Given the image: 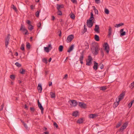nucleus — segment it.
Returning <instances> with one entry per match:
<instances>
[{"label": "nucleus", "instance_id": "nucleus-1", "mask_svg": "<svg viewBox=\"0 0 134 134\" xmlns=\"http://www.w3.org/2000/svg\"><path fill=\"white\" fill-rule=\"evenodd\" d=\"M91 50L92 53L95 55H97L98 53L99 50V46L98 43L93 42L91 43Z\"/></svg>", "mask_w": 134, "mask_h": 134}, {"label": "nucleus", "instance_id": "nucleus-2", "mask_svg": "<svg viewBox=\"0 0 134 134\" xmlns=\"http://www.w3.org/2000/svg\"><path fill=\"white\" fill-rule=\"evenodd\" d=\"M10 35L9 34L7 36L6 38L5 39V47L7 48L8 47V45L9 43V41L10 38Z\"/></svg>", "mask_w": 134, "mask_h": 134}, {"label": "nucleus", "instance_id": "nucleus-3", "mask_svg": "<svg viewBox=\"0 0 134 134\" xmlns=\"http://www.w3.org/2000/svg\"><path fill=\"white\" fill-rule=\"evenodd\" d=\"M103 46L104 48V50L108 54L109 51V47L108 44L107 43H105Z\"/></svg>", "mask_w": 134, "mask_h": 134}, {"label": "nucleus", "instance_id": "nucleus-4", "mask_svg": "<svg viewBox=\"0 0 134 134\" xmlns=\"http://www.w3.org/2000/svg\"><path fill=\"white\" fill-rule=\"evenodd\" d=\"M74 36L72 35H70L66 39V41L67 43H69L74 38Z\"/></svg>", "mask_w": 134, "mask_h": 134}, {"label": "nucleus", "instance_id": "nucleus-5", "mask_svg": "<svg viewBox=\"0 0 134 134\" xmlns=\"http://www.w3.org/2000/svg\"><path fill=\"white\" fill-rule=\"evenodd\" d=\"M92 57L90 56H89L88 59L86 60V65H90L91 64V62L92 60Z\"/></svg>", "mask_w": 134, "mask_h": 134}, {"label": "nucleus", "instance_id": "nucleus-6", "mask_svg": "<svg viewBox=\"0 0 134 134\" xmlns=\"http://www.w3.org/2000/svg\"><path fill=\"white\" fill-rule=\"evenodd\" d=\"M93 21H91L88 20H87V25L88 27L91 28L93 26Z\"/></svg>", "mask_w": 134, "mask_h": 134}, {"label": "nucleus", "instance_id": "nucleus-7", "mask_svg": "<svg viewBox=\"0 0 134 134\" xmlns=\"http://www.w3.org/2000/svg\"><path fill=\"white\" fill-rule=\"evenodd\" d=\"M78 105L81 108H85L87 107V105L83 103L80 102L79 103Z\"/></svg>", "mask_w": 134, "mask_h": 134}, {"label": "nucleus", "instance_id": "nucleus-8", "mask_svg": "<svg viewBox=\"0 0 134 134\" xmlns=\"http://www.w3.org/2000/svg\"><path fill=\"white\" fill-rule=\"evenodd\" d=\"M127 124L126 122L125 123L122 127L119 130V131L122 132L127 127Z\"/></svg>", "mask_w": 134, "mask_h": 134}, {"label": "nucleus", "instance_id": "nucleus-9", "mask_svg": "<svg viewBox=\"0 0 134 134\" xmlns=\"http://www.w3.org/2000/svg\"><path fill=\"white\" fill-rule=\"evenodd\" d=\"M125 96V93H122L120 94L119 96L118 97V102H119L120 100L122 99Z\"/></svg>", "mask_w": 134, "mask_h": 134}, {"label": "nucleus", "instance_id": "nucleus-10", "mask_svg": "<svg viewBox=\"0 0 134 134\" xmlns=\"http://www.w3.org/2000/svg\"><path fill=\"white\" fill-rule=\"evenodd\" d=\"M38 107L41 110V111L42 113H43V111L44 110V109L43 107L42 106V105L39 102V100H38Z\"/></svg>", "mask_w": 134, "mask_h": 134}, {"label": "nucleus", "instance_id": "nucleus-11", "mask_svg": "<svg viewBox=\"0 0 134 134\" xmlns=\"http://www.w3.org/2000/svg\"><path fill=\"white\" fill-rule=\"evenodd\" d=\"M71 104H70L71 105H72L74 107L76 106L77 104V103L75 100H71Z\"/></svg>", "mask_w": 134, "mask_h": 134}, {"label": "nucleus", "instance_id": "nucleus-12", "mask_svg": "<svg viewBox=\"0 0 134 134\" xmlns=\"http://www.w3.org/2000/svg\"><path fill=\"white\" fill-rule=\"evenodd\" d=\"M84 57V55L83 54V52H82V53H81V55L80 57L79 60L80 61V63L81 64H82L83 63V59Z\"/></svg>", "mask_w": 134, "mask_h": 134}, {"label": "nucleus", "instance_id": "nucleus-13", "mask_svg": "<svg viewBox=\"0 0 134 134\" xmlns=\"http://www.w3.org/2000/svg\"><path fill=\"white\" fill-rule=\"evenodd\" d=\"M99 26L98 25H96L95 26V28L94 29V31L97 33H99Z\"/></svg>", "mask_w": 134, "mask_h": 134}, {"label": "nucleus", "instance_id": "nucleus-14", "mask_svg": "<svg viewBox=\"0 0 134 134\" xmlns=\"http://www.w3.org/2000/svg\"><path fill=\"white\" fill-rule=\"evenodd\" d=\"M94 65L93 66V68L94 69L96 70H97V69L98 64L97 63L94 61Z\"/></svg>", "mask_w": 134, "mask_h": 134}, {"label": "nucleus", "instance_id": "nucleus-15", "mask_svg": "<svg viewBox=\"0 0 134 134\" xmlns=\"http://www.w3.org/2000/svg\"><path fill=\"white\" fill-rule=\"evenodd\" d=\"M37 89L39 93H41L42 92V86L40 84H38L37 87Z\"/></svg>", "mask_w": 134, "mask_h": 134}, {"label": "nucleus", "instance_id": "nucleus-16", "mask_svg": "<svg viewBox=\"0 0 134 134\" xmlns=\"http://www.w3.org/2000/svg\"><path fill=\"white\" fill-rule=\"evenodd\" d=\"M98 116V115L95 114H91L89 115V117L91 118H94Z\"/></svg>", "mask_w": 134, "mask_h": 134}, {"label": "nucleus", "instance_id": "nucleus-17", "mask_svg": "<svg viewBox=\"0 0 134 134\" xmlns=\"http://www.w3.org/2000/svg\"><path fill=\"white\" fill-rule=\"evenodd\" d=\"M57 8L58 10H59L61 8H63V5L62 4L59 5L57 4Z\"/></svg>", "mask_w": 134, "mask_h": 134}, {"label": "nucleus", "instance_id": "nucleus-18", "mask_svg": "<svg viewBox=\"0 0 134 134\" xmlns=\"http://www.w3.org/2000/svg\"><path fill=\"white\" fill-rule=\"evenodd\" d=\"M93 15L92 12L91 13V17L88 20L91 21H92L94 19L93 17Z\"/></svg>", "mask_w": 134, "mask_h": 134}, {"label": "nucleus", "instance_id": "nucleus-19", "mask_svg": "<svg viewBox=\"0 0 134 134\" xmlns=\"http://www.w3.org/2000/svg\"><path fill=\"white\" fill-rule=\"evenodd\" d=\"M74 46V45H72L69 48V49L68 50L67 52L69 53L73 49Z\"/></svg>", "mask_w": 134, "mask_h": 134}, {"label": "nucleus", "instance_id": "nucleus-20", "mask_svg": "<svg viewBox=\"0 0 134 134\" xmlns=\"http://www.w3.org/2000/svg\"><path fill=\"white\" fill-rule=\"evenodd\" d=\"M50 95L52 98H54L55 97V93L51 92L50 93Z\"/></svg>", "mask_w": 134, "mask_h": 134}, {"label": "nucleus", "instance_id": "nucleus-21", "mask_svg": "<svg viewBox=\"0 0 134 134\" xmlns=\"http://www.w3.org/2000/svg\"><path fill=\"white\" fill-rule=\"evenodd\" d=\"M83 122V119L82 118H81L79 119L77 121V123L80 124L82 123Z\"/></svg>", "mask_w": 134, "mask_h": 134}, {"label": "nucleus", "instance_id": "nucleus-22", "mask_svg": "<svg viewBox=\"0 0 134 134\" xmlns=\"http://www.w3.org/2000/svg\"><path fill=\"white\" fill-rule=\"evenodd\" d=\"M25 72V70L23 68H21L20 70V72L21 74H24Z\"/></svg>", "mask_w": 134, "mask_h": 134}, {"label": "nucleus", "instance_id": "nucleus-23", "mask_svg": "<svg viewBox=\"0 0 134 134\" xmlns=\"http://www.w3.org/2000/svg\"><path fill=\"white\" fill-rule=\"evenodd\" d=\"M94 39L97 41H99V37L97 35H95L94 36Z\"/></svg>", "mask_w": 134, "mask_h": 134}, {"label": "nucleus", "instance_id": "nucleus-24", "mask_svg": "<svg viewBox=\"0 0 134 134\" xmlns=\"http://www.w3.org/2000/svg\"><path fill=\"white\" fill-rule=\"evenodd\" d=\"M111 31L112 30L111 27H110L109 29V31L108 33V35L109 36H110L111 35Z\"/></svg>", "mask_w": 134, "mask_h": 134}, {"label": "nucleus", "instance_id": "nucleus-25", "mask_svg": "<svg viewBox=\"0 0 134 134\" xmlns=\"http://www.w3.org/2000/svg\"><path fill=\"white\" fill-rule=\"evenodd\" d=\"M122 121L121 120L119 122L116 126V127L118 128L122 124Z\"/></svg>", "mask_w": 134, "mask_h": 134}, {"label": "nucleus", "instance_id": "nucleus-26", "mask_svg": "<svg viewBox=\"0 0 134 134\" xmlns=\"http://www.w3.org/2000/svg\"><path fill=\"white\" fill-rule=\"evenodd\" d=\"M63 46L62 45H60L59 46L58 48L59 51L60 52H62L63 51Z\"/></svg>", "mask_w": 134, "mask_h": 134}, {"label": "nucleus", "instance_id": "nucleus-27", "mask_svg": "<svg viewBox=\"0 0 134 134\" xmlns=\"http://www.w3.org/2000/svg\"><path fill=\"white\" fill-rule=\"evenodd\" d=\"M10 77L12 80H14L15 79V76L14 75H10Z\"/></svg>", "mask_w": 134, "mask_h": 134}, {"label": "nucleus", "instance_id": "nucleus-28", "mask_svg": "<svg viewBox=\"0 0 134 134\" xmlns=\"http://www.w3.org/2000/svg\"><path fill=\"white\" fill-rule=\"evenodd\" d=\"M78 111H76L72 113V115L75 117H76L78 115Z\"/></svg>", "mask_w": 134, "mask_h": 134}, {"label": "nucleus", "instance_id": "nucleus-29", "mask_svg": "<svg viewBox=\"0 0 134 134\" xmlns=\"http://www.w3.org/2000/svg\"><path fill=\"white\" fill-rule=\"evenodd\" d=\"M11 8H13L16 12H17V10L16 8L13 4L12 5Z\"/></svg>", "mask_w": 134, "mask_h": 134}, {"label": "nucleus", "instance_id": "nucleus-30", "mask_svg": "<svg viewBox=\"0 0 134 134\" xmlns=\"http://www.w3.org/2000/svg\"><path fill=\"white\" fill-rule=\"evenodd\" d=\"M44 51L47 53H48L49 52V48H48V47H44Z\"/></svg>", "mask_w": 134, "mask_h": 134}, {"label": "nucleus", "instance_id": "nucleus-31", "mask_svg": "<svg viewBox=\"0 0 134 134\" xmlns=\"http://www.w3.org/2000/svg\"><path fill=\"white\" fill-rule=\"evenodd\" d=\"M93 9L94 10V12L96 14H98V10L96 9L95 7L93 6Z\"/></svg>", "mask_w": 134, "mask_h": 134}, {"label": "nucleus", "instance_id": "nucleus-32", "mask_svg": "<svg viewBox=\"0 0 134 134\" xmlns=\"http://www.w3.org/2000/svg\"><path fill=\"white\" fill-rule=\"evenodd\" d=\"M33 29V27L32 25H29L28 29L30 31H31Z\"/></svg>", "mask_w": 134, "mask_h": 134}, {"label": "nucleus", "instance_id": "nucleus-33", "mask_svg": "<svg viewBox=\"0 0 134 134\" xmlns=\"http://www.w3.org/2000/svg\"><path fill=\"white\" fill-rule=\"evenodd\" d=\"M23 51H24L25 50V47H24V44H21L20 48Z\"/></svg>", "mask_w": 134, "mask_h": 134}, {"label": "nucleus", "instance_id": "nucleus-34", "mask_svg": "<svg viewBox=\"0 0 134 134\" xmlns=\"http://www.w3.org/2000/svg\"><path fill=\"white\" fill-rule=\"evenodd\" d=\"M20 31L22 30L23 31H25L27 30L25 28L23 27V25H21V27L20 28Z\"/></svg>", "mask_w": 134, "mask_h": 134}, {"label": "nucleus", "instance_id": "nucleus-35", "mask_svg": "<svg viewBox=\"0 0 134 134\" xmlns=\"http://www.w3.org/2000/svg\"><path fill=\"white\" fill-rule=\"evenodd\" d=\"M124 25V23H121L119 24H116V26H115V27H120V26H121Z\"/></svg>", "mask_w": 134, "mask_h": 134}, {"label": "nucleus", "instance_id": "nucleus-36", "mask_svg": "<svg viewBox=\"0 0 134 134\" xmlns=\"http://www.w3.org/2000/svg\"><path fill=\"white\" fill-rule=\"evenodd\" d=\"M26 47L29 49H30V45L29 43L27 42H26Z\"/></svg>", "mask_w": 134, "mask_h": 134}, {"label": "nucleus", "instance_id": "nucleus-37", "mask_svg": "<svg viewBox=\"0 0 134 134\" xmlns=\"http://www.w3.org/2000/svg\"><path fill=\"white\" fill-rule=\"evenodd\" d=\"M85 46H86L85 49H88L89 48V44L88 43L86 42L85 44Z\"/></svg>", "mask_w": 134, "mask_h": 134}, {"label": "nucleus", "instance_id": "nucleus-38", "mask_svg": "<svg viewBox=\"0 0 134 134\" xmlns=\"http://www.w3.org/2000/svg\"><path fill=\"white\" fill-rule=\"evenodd\" d=\"M15 64L16 66L18 67H20L21 66V64L18 62H16Z\"/></svg>", "mask_w": 134, "mask_h": 134}, {"label": "nucleus", "instance_id": "nucleus-39", "mask_svg": "<svg viewBox=\"0 0 134 134\" xmlns=\"http://www.w3.org/2000/svg\"><path fill=\"white\" fill-rule=\"evenodd\" d=\"M42 61L43 63H46V64H47V59L46 58H44L43 59Z\"/></svg>", "mask_w": 134, "mask_h": 134}, {"label": "nucleus", "instance_id": "nucleus-40", "mask_svg": "<svg viewBox=\"0 0 134 134\" xmlns=\"http://www.w3.org/2000/svg\"><path fill=\"white\" fill-rule=\"evenodd\" d=\"M106 88H107L105 86H102L100 87V90L104 91L105 90Z\"/></svg>", "mask_w": 134, "mask_h": 134}, {"label": "nucleus", "instance_id": "nucleus-41", "mask_svg": "<svg viewBox=\"0 0 134 134\" xmlns=\"http://www.w3.org/2000/svg\"><path fill=\"white\" fill-rule=\"evenodd\" d=\"M23 125L24 126L26 129H28V127L27 124L25 123V122H23Z\"/></svg>", "mask_w": 134, "mask_h": 134}, {"label": "nucleus", "instance_id": "nucleus-42", "mask_svg": "<svg viewBox=\"0 0 134 134\" xmlns=\"http://www.w3.org/2000/svg\"><path fill=\"white\" fill-rule=\"evenodd\" d=\"M57 14L58 15H62V12L61 11L59 10H58V11L57 13Z\"/></svg>", "mask_w": 134, "mask_h": 134}, {"label": "nucleus", "instance_id": "nucleus-43", "mask_svg": "<svg viewBox=\"0 0 134 134\" xmlns=\"http://www.w3.org/2000/svg\"><path fill=\"white\" fill-rule=\"evenodd\" d=\"M105 13L107 14H108L109 13V10L106 8H105Z\"/></svg>", "mask_w": 134, "mask_h": 134}, {"label": "nucleus", "instance_id": "nucleus-44", "mask_svg": "<svg viewBox=\"0 0 134 134\" xmlns=\"http://www.w3.org/2000/svg\"><path fill=\"white\" fill-rule=\"evenodd\" d=\"M70 17L71 18L73 19H74L75 18V16L74 14H70Z\"/></svg>", "mask_w": 134, "mask_h": 134}, {"label": "nucleus", "instance_id": "nucleus-45", "mask_svg": "<svg viewBox=\"0 0 134 134\" xmlns=\"http://www.w3.org/2000/svg\"><path fill=\"white\" fill-rule=\"evenodd\" d=\"M87 31V29L85 27V25H84V29H83V31L82 32L83 33V34L85 33L86 31Z\"/></svg>", "mask_w": 134, "mask_h": 134}, {"label": "nucleus", "instance_id": "nucleus-46", "mask_svg": "<svg viewBox=\"0 0 134 134\" xmlns=\"http://www.w3.org/2000/svg\"><path fill=\"white\" fill-rule=\"evenodd\" d=\"M119 102H118V101H117L116 102H115L114 104V105H115V107H117L119 104Z\"/></svg>", "mask_w": 134, "mask_h": 134}, {"label": "nucleus", "instance_id": "nucleus-47", "mask_svg": "<svg viewBox=\"0 0 134 134\" xmlns=\"http://www.w3.org/2000/svg\"><path fill=\"white\" fill-rule=\"evenodd\" d=\"M126 32L125 31H124L123 32L121 33L120 35L121 36H122L125 35Z\"/></svg>", "mask_w": 134, "mask_h": 134}, {"label": "nucleus", "instance_id": "nucleus-48", "mask_svg": "<svg viewBox=\"0 0 134 134\" xmlns=\"http://www.w3.org/2000/svg\"><path fill=\"white\" fill-rule=\"evenodd\" d=\"M39 14V12L37 11L35 13V15L37 17H38Z\"/></svg>", "mask_w": 134, "mask_h": 134}, {"label": "nucleus", "instance_id": "nucleus-49", "mask_svg": "<svg viewBox=\"0 0 134 134\" xmlns=\"http://www.w3.org/2000/svg\"><path fill=\"white\" fill-rule=\"evenodd\" d=\"M48 47V48H49L50 50H51V49L52 48V47L51 44H49L48 47Z\"/></svg>", "mask_w": 134, "mask_h": 134}, {"label": "nucleus", "instance_id": "nucleus-50", "mask_svg": "<svg viewBox=\"0 0 134 134\" xmlns=\"http://www.w3.org/2000/svg\"><path fill=\"white\" fill-rule=\"evenodd\" d=\"M68 75L67 74H65L64 77H63V79H67L68 78Z\"/></svg>", "mask_w": 134, "mask_h": 134}, {"label": "nucleus", "instance_id": "nucleus-51", "mask_svg": "<svg viewBox=\"0 0 134 134\" xmlns=\"http://www.w3.org/2000/svg\"><path fill=\"white\" fill-rule=\"evenodd\" d=\"M54 126H55L56 128H58V125L57 123L55 122H54Z\"/></svg>", "mask_w": 134, "mask_h": 134}, {"label": "nucleus", "instance_id": "nucleus-52", "mask_svg": "<svg viewBox=\"0 0 134 134\" xmlns=\"http://www.w3.org/2000/svg\"><path fill=\"white\" fill-rule=\"evenodd\" d=\"M26 23L29 25H31L30 21L29 20H27L26 22Z\"/></svg>", "mask_w": 134, "mask_h": 134}, {"label": "nucleus", "instance_id": "nucleus-53", "mask_svg": "<svg viewBox=\"0 0 134 134\" xmlns=\"http://www.w3.org/2000/svg\"><path fill=\"white\" fill-rule=\"evenodd\" d=\"M37 26L38 28H40L41 26V23L40 22L39 23L37 24Z\"/></svg>", "mask_w": 134, "mask_h": 134}, {"label": "nucleus", "instance_id": "nucleus-54", "mask_svg": "<svg viewBox=\"0 0 134 134\" xmlns=\"http://www.w3.org/2000/svg\"><path fill=\"white\" fill-rule=\"evenodd\" d=\"M101 55H102L103 57L104 55V54L102 50L101 51Z\"/></svg>", "mask_w": 134, "mask_h": 134}, {"label": "nucleus", "instance_id": "nucleus-55", "mask_svg": "<svg viewBox=\"0 0 134 134\" xmlns=\"http://www.w3.org/2000/svg\"><path fill=\"white\" fill-rule=\"evenodd\" d=\"M30 110L31 111H32L33 112L35 110L34 108L32 107H31L30 108Z\"/></svg>", "mask_w": 134, "mask_h": 134}, {"label": "nucleus", "instance_id": "nucleus-56", "mask_svg": "<svg viewBox=\"0 0 134 134\" xmlns=\"http://www.w3.org/2000/svg\"><path fill=\"white\" fill-rule=\"evenodd\" d=\"M104 67V65L103 64H102L101 66H100V68L101 69H102Z\"/></svg>", "mask_w": 134, "mask_h": 134}, {"label": "nucleus", "instance_id": "nucleus-57", "mask_svg": "<svg viewBox=\"0 0 134 134\" xmlns=\"http://www.w3.org/2000/svg\"><path fill=\"white\" fill-rule=\"evenodd\" d=\"M132 103H130L129 104H128V106L129 107V108H130L132 106Z\"/></svg>", "mask_w": 134, "mask_h": 134}, {"label": "nucleus", "instance_id": "nucleus-58", "mask_svg": "<svg viewBox=\"0 0 134 134\" xmlns=\"http://www.w3.org/2000/svg\"><path fill=\"white\" fill-rule=\"evenodd\" d=\"M71 1L72 2L74 3H75L76 2V0H71Z\"/></svg>", "mask_w": 134, "mask_h": 134}, {"label": "nucleus", "instance_id": "nucleus-59", "mask_svg": "<svg viewBox=\"0 0 134 134\" xmlns=\"http://www.w3.org/2000/svg\"><path fill=\"white\" fill-rule=\"evenodd\" d=\"M52 20H54L55 19V18L54 16H52Z\"/></svg>", "mask_w": 134, "mask_h": 134}, {"label": "nucleus", "instance_id": "nucleus-60", "mask_svg": "<svg viewBox=\"0 0 134 134\" xmlns=\"http://www.w3.org/2000/svg\"><path fill=\"white\" fill-rule=\"evenodd\" d=\"M52 82H49V86H51L52 85Z\"/></svg>", "mask_w": 134, "mask_h": 134}, {"label": "nucleus", "instance_id": "nucleus-61", "mask_svg": "<svg viewBox=\"0 0 134 134\" xmlns=\"http://www.w3.org/2000/svg\"><path fill=\"white\" fill-rule=\"evenodd\" d=\"M34 6L32 5L30 6L31 8V9H32L34 8Z\"/></svg>", "mask_w": 134, "mask_h": 134}, {"label": "nucleus", "instance_id": "nucleus-62", "mask_svg": "<svg viewBox=\"0 0 134 134\" xmlns=\"http://www.w3.org/2000/svg\"><path fill=\"white\" fill-rule=\"evenodd\" d=\"M14 55L17 56L18 55V54L17 52H16L14 54Z\"/></svg>", "mask_w": 134, "mask_h": 134}, {"label": "nucleus", "instance_id": "nucleus-63", "mask_svg": "<svg viewBox=\"0 0 134 134\" xmlns=\"http://www.w3.org/2000/svg\"><path fill=\"white\" fill-rule=\"evenodd\" d=\"M124 31V29H121V30L120 31V32L121 33H122Z\"/></svg>", "mask_w": 134, "mask_h": 134}, {"label": "nucleus", "instance_id": "nucleus-64", "mask_svg": "<svg viewBox=\"0 0 134 134\" xmlns=\"http://www.w3.org/2000/svg\"><path fill=\"white\" fill-rule=\"evenodd\" d=\"M44 134H49V132H44Z\"/></svg>", "mask_w": 134, "mask_h": 134}]
</instances>
